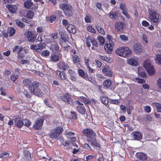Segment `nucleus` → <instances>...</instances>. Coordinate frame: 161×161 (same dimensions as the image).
Returning <instances> with one entry per match:
<instances>
[{"label": "nucleus", "mask_w": 161, "mask_h": 161, "mask_svg": "<svg viewBox=\"0 0 161 161\" xmlns=\"http://www.w3.org/2000/svg\"><path fill=\"white\" fill-rule=\"evenodd\" d=\"M119 8L122 10V14H124L128 19H130V17L128 14L127 9L126 8V4L122 3H120L119 6Z\"/></svg>", "instance_id": "ddd939ff"}, {"label": "nucleus", "mask_w": 161, "mask_h": 161, "mask_svg": "<svg viewBox=\"0 0 161 161\" xmlns=\"http://www.w3.org/2000/svg\"><path fill=\"white\" fill-rule=\"evenodd\" d=\"M25 35L27 41L30 42H34L36 39L37 34L33 33L31 31H26Z\"/></svg>", "instance_id": "1a4fd4ad"}, {"label": "nucleus", "mask_w": 161, "mask_h": 161, "mask_svg": "<svg viewBox=\"0 0 161 161\" xmlns=\"http://www.w3.org/2000/svg\"><path fill=\"white\" fill-rule=\"evenodd\" d=\"M8 31L9 34V36H11L14 34L16 30L13 27H11L9 28Z\"/></svg>", "instance_id": "72a5a7b5"}, {"label": "nucleus", "mask_w": 161, "mask_h": 161, "mask_svg": "<svg viewBox=\"0 0 161 161\" xmlns=\"http://www.w3.org/2000/svg\"><path fill=\"white\" fill-rule=\"evenodd\" d=\"M6 7L11 13L14 14L16 12L17 8L15 5L7 4Z\"/></svg>", "instance_id": "b1692460"}, {"label": "nucleus", "mask_w": 161, "mask_h": 161, "mask_svg": "<svg viewBox=\"0 0 161 161\" xmlns=\"http://www.w3.org/2000/svg\"><path fill=\"white\" fill-rule=\"evenodd\" d=\"M24 155L26 158L29 159L31 158V155L30 153L27 150H24Z\"/></svg>", "instance_id": "a19ab883"}, {"label": "nucleus", "mask_w": 161, "mask_h": 161, "mask_svg": "<svg viewBox=\"0 0 161 161\" xmlns=\"http://www.w3.org/2000/svg\"><path fill=\"white\" fill-rule=\"evenodd\" d=\"M97 37L98 38V39L100 43V44H103L105 42L104 39L103 37L102 36H98Z\"/></svg>", "instance_id": "0e129e2a"}, {"label": "nucleus", "mask_w": 161, "mask_h": 161, "mask_svg": "<svg viewBox=\"0 0 161 161\" xmlns=\"http://www.w3.org/2000/svg\"><path fill=\"white\" fill-rule=\"evenodd\" d=\"M57 65L58 69L63 71H66L69 68L68 64L63 61L58 62Z\"/></svg>", "instance_id": "f8f14e48"}, {"label": "nucleus", "mask_w": 161, "mask_h": 161, "mask_svg": "<svg viewBox=\"0 0 161 161\" xmlns=\"http://www.w3.org/2000/svg\"><path fill=\"white\" fill-rule=\"evenodd\" d=\"M63 128L59 126H57L55 129H53L49 134L50 138H57L60 134L63 132Z\"/></svg>", "instance_id": "423d86ee"}, {"label": "nucleus", "mask_w": 161, "mask_h": 161, "mask_svg": "<svg viewBox=\"0 0 161 161\" xmlns=\"http://www.w3.org/2000/svg\"><path fill=\"white\" fill-rule=\"evenodd\" d=\"M111 81L110 79H107L105 80L103 83V86L107 88L109 87L111 85Z\"/></svg>", "instance_id": "2f4dec72"}, {"label": "nucleus", "mask_w": 161, "mask_h": 161, "mask_svg": "<svg viewBox=\"0 0 161 161\" xmlns=\"http://www.w3.org/2000/svg\"><path fill=\"white\" fill-rule=\"evenodd\" d=\"M82 133L86 137L89 143H91L97 150L100 149V144L97 141L96 134L92 129L88 128L84 129L83 130Z\"/></svg>", "instance_id": "f257e3e1"}, {"label": "nucleus", "mask_w": 161, "mask_h": 161, "mask_svg": "<svg viewBox=\"0 0 161 161\" xmlns=\"http://www.w3.org/2000/svg\"><path fill=\"white\" fill-rule=\"evenodd\" d=\"M96 28L99 33L103 35L105 34V32L103 28L98 26L96 27Z\"/></svg>", "instance_id": "09e8293b"}, {"label": "nucleus", "mask_w": 161, "mask_h": 161, "mask_svg": "<svg viewBox=\"0 0 161 161\" xmlns=\"http://www.w3.org/2000/svg\"><path fill=\"white\" fill-rule=\"evenodd\" d=\"M84 79L86 80L90 81L91 82L93 83H94V82L95 81L93 78H92L91 77H89L88 76V75L87 74H86V76L84 77Z\"/></svg>", "instance_id": "603ef678"}, {"label": "nucleus", "mask_w": 161, "mask_h": 161, "mask_svg": "<svg viewBox=\"0 0 161 161\" xmlns=\"http://www.w3.org/2000/svg\"><path fill=\"white\" fill-rule=\"evenodd\" d=\"M59 34L60 35L61 38L64 41L62 42L63 44H66V41H68L69 39L68 35L66 33L64 30L63 29L59 30Z\"/></svg>", "instance_id": "9b49d317"}, {"label": "nucleus", "mask_w": 161, "mask_h": 161, "mask_svg": "<svg viewBox=\"0 0 161 161\" xmlns=\"http://www.w3.org/2000/svg\"><path fill=\"white\" fill-rule=\"evenodd\" d=\"M43 123V120L42 119H39L36 120L35 124L33 127L36 130H41L42 128Z\"/></svg>", "instance_id": "9d476101"}, {"label": "nucleus", "mask_w": 161, "mask_h": 161, "mask_svg": "<svg viewBox=\"0 0 161 161\" xmlns=\"http://www.w3.org/2000/svg\"><path fill=\"white\" fill-rule=\"evenodd\" d=\"M129 64L131 65L135 66L137 65V61L133 58H131L129 59L128 60Z\"/></svg>", "instance_id": "c03bdc74"}, {"label": "nucleus", "mask_w": 161, "mask_h": 161, "mask_svg": "<svg viewBox=\"0 0 161 161\" xmlns=\"http://www.w3.org/2000/svg\"><path fill=\"white\" fill-rule=\"evenodd\" d=\"M39 86L38 82L36 81H35L32 83L31 86H29V89L34 95L39 97H42L43 96V93L40 89H38Z\"/></svg>", "instance_id": "f03ea898"}, {"label": "nucleus", "mask_w": 161, "mask_h": 161, "mask_svg": "<svg viewBox=\"0 0 161 161\" xmlns=\"http://www.w3.org/2000/svg\"><path fill=\"white\" fill-rule=\"evenodd\" d=\"M55 73L61 80H65L67 79L66 75L64 71H61L59 70H57L55 71Z\"/></svg>", "instance_id": "dca6fc26"}, {"label": "nucleus", "mask_w": 161, "mask_h": 161, "mask_svg": "<svg viewBox=\"0 0 161 161\" xmlns=\"http://www.w3.org/2000/svg\"><path fill=\"white\" fill-rule=\"evenodd\" d=\"M30 48L31 49L34 50L36 51H38L39 50L37 44H32L30 46Z\"/></svg>", "instance_id": "4d7b16f0"}, {"label": "nucleus", "mask_w": 161, "mask_h": 161, "mask_svg": "<svg viewBox=\"0 0 161 161\" xmlns=\"http://www.w3.org/2000/svg\"><path fill=\"white\" fill-rule=\"evenodd\" d=\"M87 30L89 32L94 33H96V31L92 27V26L91 25H89L87 26Z\"/></svg>", "instance_id": "864d4df0"}, {"label": "nucleus", "mask_w": 161, "mask_h": 161, "mask_svg": "<svg viewBox=\"0 0 161 161\" xmlns=\"http://www.w3.org/2000/svg\"><path fill=\"white\" fill-rule=\"evenodd\" d=\"M59 8L63 10L65 15L70 16L72 14V7L69 4L61 3L59 4Z\"/></svg>", "instance_id": "20e7f679"}, {"label": "nucleus", "mask_w": 161, "mask_h": 161, "mask_svg": "<svg viewBox=\"0 0 161 161\" xmlns=\"http://www.w3.org/2000/svg\"><path fill=\"white\" fill-rule=\"evenodd\" d=\"M83 147L88 151H92L91 147L88 143H85L82 146Z\"/></svg>", "instance_id": "8fccbe9b"}, {"label": "nucleus", "mask_w": 161, "mask_h": 161, "mask_svg": "<svg viewBox=\"0 0 161 161\" xmlns=\"http://www.w3.org/2000/svg\"><path fill=\"white\" fill-rule=\"evenodd\" d=\"M19 78V75H13L11 76V79L14 83H16V80Z\"/></svg>", "instance_id": "bf43d9fd"}, {"label": "nucleus", "mask_w": 161, "mask_h": 161, "mask_svg": "<svg viewBox=\"0 0 161 161\" xmlns=\"http://www.w3.org/2000/svg\"><path fill=\"white\" fill-rule=\"evenodd\" d=\"M157 85L158 87L161 89V77H159L157 80Z\"/></svg>", "instance_id": "680f3d73"}, {"label": "nucleus", "mask_w": 161, "mask_h": 161, "mask_svg": "<svg viewBox=\"0 0 161 161\" xmlns=\"http://www.w3.org/2000/svg\"><path fill=\"white\" fill-rule=\"evenodd\" d=\"M44 101L46 105L48 107L50 108H53L52 105L50 104V103L49 102V101L47 98L45 99Z\"/></svg>", "instance_id": "13d9d810"}, {"label": "nucleus", "mask_w": 161, "mask_h": 161, "mask_svg": "<svg viewBox=\"0 0 161 161\" xmlns=\"http://www.w3.org/2000/svg\"><path fill=\"white\" fill-rule=\"evenodd\" d=\"M124 25L122 22H117L115 24V29L119 31H122L124 28Z\"/></svg>", "instance_id": "5701e85b"}, {"label": "nucleus", "mask_w": 161, "mask_h": 161, "mask_svg": "<svg viewBox=\"0 0 161 161\" xmlns=\"http://www.w3.org/2000/svg\"><path fill=\"white\" fill-rule=\"evenodd\" d=\"M62 57V55L61 53H54L51 54L50 59L52 61L56 62H58Z\"/></svg>", "instance_id": "2eb2a0df"}, {"label": "nucleus", "mask_w": 161, "mask_h": 161, "mask_svg": "<svg viewBox=\"0 0 161 161\" xmlns=\"http://www.w3.org/2000/svg\"><path fill=\"white\" fill-rule=\"evenodd\" d=\"M51 47L53 49L57 52H59L61 51V49H59V47L56 42H53L51 45Z\"/></svg>", "instance_id": "c85d7f7f"}, {"label": "nucleus", "mask_w": 161, "mask_h": 161, "mask_svg": "<svg viewBox=\"0 0 161 161\" xmlns=\"http://www.w3.org/2000/svg\"><path fill=\"white\" fill-rule=\"evenodd\" d=\"M106 37L107 39L108 40V43H112V44H113V43H114V42L113 41V38L111 36L109 35H107Z\"/></svg>", "instance_id": "e2e57ef3"}, {"label": "nucleus", "mask_w": 161, "mask_h": 161, "mask_svg": "<svg viewBox=\"0 0 161 161\" xmlns=\"http://www.w3.org/2000/svg\"><path fill=\"white\" fill-rule=\"evenodd\" d=\"M92 40V39H90L89 37L86 38V44L88 47H90L91 46V43Z\"/></svg>", "instance_id": "5fc2aeb1"}, {"label": "nucleus", "mask_w": 161, "mask_h": 161, "mask_svg": "<svg viewBox=\"0 0 161 161\" xmlns=\"http://www.w3.org/2000/svg\"><path fill=\"white\" fill-rule=\"evenodd\" d=\"M133 49L134 52L136 53H140L142 51V48L141 45L138 43L134 44Z\"/></svg>", "instance_id": "412c9836"}, {"label": "nucleus", "mask_w": 161, "mask_h": 161, "mask_svg": "<svg viewBox=\"0 0 161 161\" xmlns=\"http://www.w3.org/2000/svg\"><path fill=\"white\" fill-rule=\"evenodd\" d=\"M110 18L113 19H116L118 16V13L117 11H111L109 14Z\"/></svg>", "instance_id": "c756f323"}, {"label": "nucleus", "mask_w": 161, "mask_h": 161, "mask_svg": "<svg viewBox=\"0 0 161 161\" xmlns=\"http://www.w3.org/2000/svg\"><path fill=\"white\" fill-rule=\"evenodd\" d=\"M116 53L119 56L123 57H129L131 53V51L128 47H119L115 50Z\"/></svg>", "instance_id": "7ed1b4c3"}, {"label": "nucleus", "mask_w": 161, "mask_h": 161, "mask_svg": "<svg viewBox=\"0 0 161 161\" xmlns=\"http://www.w3.org/2000/svg\"><path fill=\"white\" fill-rule=\"evenodd\" d=\"M37 45L38 50H41L45 48V43L40 42L37 44Z\"/></svg>", "instance_id": "de8ad7c7"}, {"label": "nucleus", "mask_w": 161, "mask_h": 161, "mask_svg": "<svg viewBox=\"0 0 161 161\" xmlns=\"http://www.w3.org/2000/svg\"><path fill=\"white\" fill-rule=\"evenodd\" d=\"M153 105L156 107L158 112H161V104L158 103H153Z\"/></svg>", "instance_id": "f704fd0d"}, {"label": "nucleus", "mask_w": 161, "mask_h": 161, "mask_svg": "<svg viewBox=\"0 0 161 161\" xmlns=\"http://www.w3.org/2000/svg\"><path fill=\"white\" fill-rule=\"evenodd\" d=\"M69 119L73 120H76L78 119L76 113L74 111H71L69 116Z\"/></svg>", "instance_id": "cd10ccee"}, {"label": "nucleus", "mask_w": 161, "mask_h": 161, "mask_svg": "<svg viewBox=\"0 0 161 161\" xmlns=\"http://www.w3.org/2000/svg\"><path fill=\"white\" fill-rule=\"evenodd\" d=\"M60 141L61 144L65 146H68L69 143L68 141H65L63 137H60Z\"/></svg>", "instance_id": "49530a36"}, {"label": "nucleus", "mask_w": 161, "mask_h": 161, "mask_svg": "<svg viewBox=\"0 0 161 161\" xmlns=\"http://www.w3.org/2000/svg\"><path fill=\"white\" fill-rule=\"evenodd\" d=\"M47 20L50 23H53L56 19V17L55 15H52L49 17H48L47 18Z\"/></svg>", "instance_id": "ea45409f"}, {"label": "nucleus", "mask_w": 161, "mask_h": 161, "mask_svg": "<svg viewBox=\"0 0 161 161\" xmlns=\"http://www.w3.org/2000/svg\"><path fill=\"white\" fill-rule=\"evenodd\" d=\"M114 45V43H113V44H112V43L107 42L105 45L104 47L105 51H106L108 53H111L113 50Z\"/></svg>", "instance_id": "f3484780"}, {"label": "nucleus", "mask_w": 161, "mask_h": 161, "mask_svg": "<svg viewBox=\"0 0 161 161\" xmlns=\"http://www.w3.org/2000/svg\"><path fill=\"white\" fill-rule=\"evenodd\" d=\"M155 62L159 64H161V54H158L156 55L155 59Z\"/></svg>", "instance_id": "58836bf2"}, {"label": "nucleus", "mask_w": 161, "mask_h": 161, "mask_svg": "<svg viewBox=\"0 0 161 161\" xmlns=\"http://www.w3.org/2000/svg\"><path fill=\"white\" fill-rule=\"evenodd\" d=\"M50 55V52L47 50L42 51L41 53V55L42 57H47Z\"/></svg>", "instance_id": "a18cd8bd"}, {"label": "nucleus", "mask_w": 161, "mask_h": 161, "mask_svg": "<svg viewBox=\"0 0 161 161\" xmlns=\"http://www.w3.org/2000/svg\"><path fill=\"white\" fill-rule=\"evenodd\" d=\"M137 158L143 161L147 159V156L146 154L143 153H136Z\"/></svg>", "instance_id": "4be33fe9"}, {"label": "nucleus", "mask_w": 161, "mask_h": 161, "mask_svg": "<svg viewBox=\"0 0 161 161\" xmlns=\"http://www.w3.org/2000/svg\"><path fill=\"white\" fill-rule=\"evenodd\" d=\"M72 58L74 64H77L80 62L79 57L77 55H72Z\"/></svg>", "instance_id": "7c9ffc66"}, {"label": "nucleus", "mask_w": 161, "mask_h": 161, "mask_svg": "<svg viewBox=\"0 0 161 161\" xmlns=\"http://www.w3.org/2000/svg\"><path fill=\"white\" fill-rule=\"evenodd\" d=\"M143 66L149 75H153L155 73L154 68L151 65L148 60H146L144 62Z\"/></svg>", "instance_id": "0eeeda50"}, {"label": "nucleus", "mask_w": 161, "mask_h": 161, "mask_svg": "<svg viewBox=\"0 0 161 161\" xmlns=\"http://www.w3.org/2000/svg\"><path fill=\"white\" fill-rule=\"evenodd\" d=\"M34 15V12L31 10L29 11L27 14V16L29 19H32Z\"/></svg>", "instance_id": "79ce46f5"}, {"label": "nucleus", "mask_w": 161, "mask_h": 161, "mask_svg": "<svg viewBox=\"0 0 161 161\" xmlns=\"http://www.w3.org/2000/svg\"><path fill=\"white\" fill-rule=\"evenodd\" d=\"M16 24L18 27L21 28H24L25 26L24 24L21 22L20 20L16 19L15 20Z\"/></svg>", "instance_id": "e433bc0d"}, {"label": "nucleus", "mask_w": 161, "mask_h": 161, "mask_svg": "<svg viewBox=\"0 0 161 161\" xmlns=\"http://www.w3.org/2000/svg\"><path fill=\"white\" fill-rule=\"evenodd\" d=\"M149 18L150 21L154 23L156 25L158 24L159 20V15L155 11H150L149 13Z\"/></svg>", "instance_id": "39448f33"}, {"label": "nucleus", "mask_w": 161, "mask_h": 161, "mask_svg": "<svg viewBox=\"0 0 161 161\" xmlns=\"http://www.w3.org/2000/svg\"><path fill=\"white\" fill-rule=\"evenodd\" d=\"M25 125L27 127H29L31 124V122L28 119L24 120Z\"/></svg>", "instance_id": "338daca9"}, {"label": "nucleus", "mask_w": 161, "mask_h": 161, "mask_svg": "<svg viewBox=\"0 0 161 161\" xmlns=\"http://www.w3.org/2000/svg\"><path fill=\"white\" fill-rule=\"evenodd\" d=\"M100 99L102 103L103 104L105 105L107 107V106H109V105H108V100L106 97H100Z\"/></svg>", "instance_id": "473e14b6"}, {"label": "nucleus", "mask_w": 161, "mask_h": 161, "mask_svg": "<svg viewBox=\"0 0 161 161\" xmlns=\"http://www.w3.org/2000/svg\"><path fill=\"white\" fill-rule=\"evenodd\" d=\"M62 44L61 45L62 47H63L65 51H68L69 48L70 47V46L67 44V43H66V44H63L62 43Z\"/></svg>", "instance_id": "774afa93"}, {"label": "nucleus", "mask_w": 161, "mask_h": 161, "mask_svg": "<svg viewBox=\"0 0 161 161\" xmlns=\"http://www.w3.org/2000/svg\"><path fill=\"white\" fill-rule=\"evenodd\" d=\"M60 99L63 102L71 105H74V102L72 101V99L68 93H66L60 97Z\"/></svg>", "instance_id": "6e6552de"}, {"label": "nucleus", "mask_w": 161, "mask_h": 161, "mask_svg": "<svg viewBox=\"0 0 161 161\" xmlns=\"http://www.w3.org/2000/svg\"><path fill=\"white\" fill-rule=\"evenodd\" d=\"M65 133L67 138L68 136L69 137L75 135V133L74 132L67 131H65Z\"/></svg>", "instance_id": "052dcab7"}, {"label": "nucleus", "mask_w": 161, "mask_h": 161, "mask_svg": "<svg viewBox=\"0 0 161 161\" xmlns=\"http://www.w3.org/2000/svg\"><path fill=\"white\" fill-rule=\"evenodd\" d=\"M7 155H8V157L9 156V153H8L7 152H3L2 153H1L0 154V158H6V157H5V156H6Z\"/></svg>", "instance_id": "69168bd1"}, {"label": "nucleus", "mask_w": 161, "mask_h": 161, "mask_svg": "<svg viewBox=\"0 0 161 161\" xmlns=\"http://www.w3.org/2000/svg\"><path fill=\"white\" fill-rule=\"evenodd\" d=\"M132 135L133 136V138L135 140L138 141L141 140L143 136L142 134L138 131L133 132Z\"/></svg>", "instance_id": "a211bd4d"}, {"label": "nucleus", "mask_w": 161, "mask_h": 161, "mask_svg": "<svg viewBox=\"0 0 161 161\" xmlns=\"http://www.w3.org/2000/svg\"><path fill=\"white\" fill-rule=\"evenodd\" d=\"M67 30L69 32L75 34L76 32V27L73 25L69 24L66 27Z\"/></svg>", "instance_id": "aec40b11"}, {"label": "nucleus", "mask_w": 161, "mask_h": 161, "mask_svg": "<svg viewBox=\"0 0 161 161\" xmlns=\"http://www.w3.org/2000/svg\"><path fill=\"white\" fill-rule=\"evenodd\" d=\"M91 43L92 44V49L95 50H98V44L96 40L95 39H92Z\"/></svg>", "instance_id": "bb28decb"}, {"label": "nucleus", "mask_w": 161, "mask_h": 161, "mask_svg": "<svg viewBox=\"0 0 161 161\" xmlns=\"http://www.w3.org/2000/svg\"><path fill=\"white\" fill-rule=\"evenodd\" d=\"M102 71L105 75L109 77L112 76V72L108 65H105L102 69Z\"/></svg>", "instance_id": "4468645a"}, {"label": "nucleus", "mask_w": 161, "mask_h": 161, "mask_svg": "<svg viewBox=\"0 0 161 161\" xmlns=\"http://www.w3.org/2000/svg\"><path fill=\"white\" fill-rule=\"evenodd\" d=\"M32 0H26L24 3V7L27 9H30L33 5V3L31 2Z\"/></svg>", "instance_id": "a878e982"}, {"label": "nucleus", "mask_w": 161, "mask_h": 161, "mask_svg": "<svg viewBox=\"0 0 161 161\" xmlns=\"http://www.w3.org/2000/svg\"><path fill=\"white\" fill-rule=\"evenodd\" d=\"M14 121L15 125L18 128L21 127L24 124L23 120L20 119L19 118L15 117L14 119Z\"/></svg>", "instance_id": "6ab92c4d"}, {"label": "nucleus", "mask_w": 161, "mask_h": 161, "mask_svg": "<svg viewBox=\"0 0 161 161\" xmlns=\"http://www.w3.org/2000/svg\"><path fill=\"white\" fill-rule=\"evenodd\" d=\"M23 82L26 86H29L32 83L31 80L29 79H25L23 81Z\"/></svg>", "instance_id": "4c0bfd02"}, {"label": "nucleus", "mask_w": 161, "mask_h": 161, "mask_svg": "<svg viewBox=\"0 0 161 161\" xmlns=\"http://www.w3.org/2000/svg\"><path fill=\"white\" fill-rule=\"evenodd\" d=\"M80 98L83 101L85 104H89L90 103V101L87 99L85 97L83 96H80Z\"/></svg>", "instance_id": "3c124183"}, {"label": "nucleus", "mask_w": 161, "mask_h": 161, "mask_svg": "<svg viewBox=\"0 0 161 161\" xmlns=\"http://www.w3.org/2000/svg\"><path fill=\"white\" fill-rule=\"evenodd\" d=\"M77 111L80 114H84L86 112V109L83 105H78L76 107Z\"/></svg>", "instance_id": "393cba45"}, {"label": "nucleus", "mask_w": 161, "mask_h": 161, "mask_svg": "<svg viewBox=\"0 0 161 161\" xmlns=\"http://www.w3.org/2000/svg\"><path fill=\"white\" fill-rule=\"evenodd\" d=\"M23 51V48L22 47H20L19 46H15L13 49V51L14 53H19Z\"/></svg>", "instance_id": "c9c22d12"}, {"label": "nucleus", "mask_w": 161, "mask_h": 161, "mask_svg": "<svg viewBox=\"0 0 161 161\" xmlns=\"http://www.w3.org/2000/svg\"><path fill=\"white\" fill-rule=\"evenodd\" d=\"M110 103H111L118 104L120 103V101L119 99H110Z\"/></svg>", "instance_id": "6e6d98bb"}, {"label": "nucleus", "mask_w": 161, "mask_h": 161, "mask_svg": "<svg viewBox=\"0 0 161 161\" xmlns=\"http://www.w3.org/2000/svg\"><path fill=\"white\" fill-rule=\"evenodd\" d=\"M78 72L79 75L84 79V77L86 75V74H85L84 71L81 69H79L78 70Z\"/></svg>", "instance_id": "37998d69"}]
</instances>
